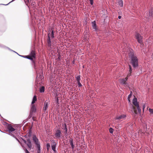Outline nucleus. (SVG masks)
Segmentation results:
<instances>
[{"instance_id": "obj_31", "label": "nucleus", "mask_w": 153, "mask_h": 153, "mask_svg": "<svg viewBox=\"0 0 153 153\" xmlns=\"http://www.w3.org/2000/svg\"><path fill=\"white\" fill-rule=\"evenodd\" d=\"M50 145L49 143H47L46 144V147H47V150L49 151L50 148Z\"/></svg>"}, {"instance_id": "obj_18", "label": "nucleus", "mask_w": 153, "mask_h": 153, "mask_svg": "<svg viewBox=\"0 0 153 153\" xmlns=\"http://www.w3.org/2000/svg\"><path fill=\"white\" fill-rule=\"evenodd\" d=\"M32 127L31 126L30 127L29 130L27 134V135L28 136V137H30L32 136Z\"/></svg>"}, {"instance_id": "obj_33", "label": "nucleus", "mask_w": 153, "mask_h": 153, "mask_svg": "<svg viewBox=\"0 0 153 153\" xmlns=\"http://www.w3.org/2000/svg\"><path fill=\"white\" fill-rule=\"evenodd\" d=\"M149 111L151 114H153V109L149 108Z\"/></svg>"}, {"instance_id": "obj_4", "label": "nucleus", "mask_w": 153, "mask_h": 153, "mask_svg": "<svg viewBox=\"0 0 153 153\" xmlns=\"http://www.w3.org/2000/svg\"><path fill=\"white\" fill-rule=\"evenodd\" d=\"M135 38L137 40V42L140 44H141L142 43L143 37L139 33H136L135 35Z\"/></svg>"}, {"instance_id": "obj_3", "label": "nucleus", "mask_w": 153, "mask_h": 153, "mask_svg": "<svg viewBox=\"0 0 153 153\" xmlns=\"http://www.w3.org/2000/svg\"><path fill=\"white\" fill-rule=\"evenodd\" d=\"M62 134L61 131L59 129H57L55 130L54 134V138L55 139H59Z\"/></svg>"}, {"instance_id": "obj_27", "label": "nucleus", "mask_w": 153, "mask_h": 153, "mask_svg": "<svg viewBox=\"0 0 153 153\" xmlns=\"http://www.w3.org/2000/svg\"><path fill=\"white\" fill-rule=\"evenodd\" d=\"M55 100L56 104L58 105V104H59V99L58 97H56V96L55 97Z\"/></svg>"}, {"instance_id": "obj_19", "label": "nucleus", "mask_w": 153, "mask_h": 153, "mask_svg": "<svg viewBox=\"0 0 153 153\" xmlns=\"http://www.w3.org/2000/svg\"><path fill=\"white\" fill-rule=\"evenodd\" d=\"M73 139L72 138H71L69 140V142L70 143L72 149H73L74 147V145L73 144Z\"/></svg>"}, {"instance_id": "obj_41", "label": "nucleus", "mask_w": 153, "mask_h": 153, "mask_svg": "<svg viewBox=\"0 0 153 153\" xmlns=\"http://www.w3.org/2000/svg\"><path fill=\"white\" fill-rule=\"evenodd\" d=\"M28 57H29V56H24L23 58H27L28 59Z\"/></svg>"}, {"instance_id": "obj_43", "label": "nucleus", "mask_w": 153, "mask_h": 153, "mask_svg": "<svg viewBox=\"0 0 153 153\" xmlns=\"http://www.w3.org/2000/svg\"><path fill=\"white\" fill-rule=\"evenodd\" d=\"M145 105L144 104L143 106V111L144 110V109L145 108Z\"/></svg>"}, {"instance_id": "obj_48", "label": "nucleus", "mask_w": 153, "mask_h": 153, "mask_svg": "<svg viewBox=\"0 0 153 153\" xmlns=\"http://www.w3.org/2000/svg\"><path fill=\"white\" fill-rule=\"evenodd\" d=\"M0 131H1V132H3L2 131H1V130H0Z\"/></svg>"}, {"instance_id": "obj_46", "label": "nucleus", "mask_w": 153, "mask_h": 153, "mask_svg": "<svg viewBox=\"0 0 153 153\" xmlns=\"http://www.w3.org/2000/svg\"><path fill=\"white\" fill-rule=\"evenodd\" d=\"M16 140L18 141V142H19V143L20 142L19 141V140L18 139H17V138H16Z\"/></svg>"}, {"instance_id": "obj_49", "label": "nucleus", "mask_w": 153, "mask_h": 153, "mask_svg": "<svg viewBox=\"0 0 153 153\" xmlns=\"http://www.w3.org/2000/svg\"><path fill=\"white\" fill-rule=\"evenodd\" d=\"M135 113H137V112H136V111L135 112Z\"/></svg>"}, {"instance_id": "obj_9", "label": "nucleus", "mask_w": 153, "mask_h": 153, "mask_svg": "<svg viewBox=\"0 0 153 153\" xmlns=\"http://www.w3.org/2000/svg\"><path fill=\"white\" fill-rule=\"evenodd\" d=\"M33 57H31L30 56H29V57H28V59H30L32 61V64L34 65V69H35V71L36 72V73H37V71L36 70V66L35 65V62L33 60Z\"/></svg>"}, {"instance_id": "obj_40", "label": "nucleus", "mask_w": 153, "mask_h": 153, "mask_svg": "<svg viewBox=\"0 0 153 153\" xmlns=\"http://www.w3.org/2000/svg\"><path fill=\"white\" fill-rule=\"evenodd\" d=\"M90 4L92 5H93L94 3L93 0H90Z\"/></svg>"}, {"instance_id": "obj_39", "label": "nucleus", "mask_w": 153, "mask_h": 153, "mask_svg": "<svg viewBox=\"0 0 153 153\" xmlns=\"http://www.w3.org/2000/svg\"><path fill=\"white\" fill-rule=\"evenodd\" d=\"M0 47L6 48V46L0 44Z\"/></svg>"}, {"instance_id": "obj_10", "label": "nucleus", "mask_w": 153, "mask_h": 153, "mask_svg": "<svg viewBox=\"0 0 153 153\" xmlns=\"http://www.w3.org/2000/svg\"><path fill=\"white\" fill-rule=\"evenodd\" d=\"M50 34H48V39L47 40V42L48 44V46L49 47H51V38H50Z\"/></svg>"}, {"instance_id": "obj_13", "label": "nucleus", "mask_w": 153, "mask_h": 153, "mask_svg": "<svg viewBox=\"0 0 153 153\" xmlns=\"http://www.w3.org/2000/svg\"><path fill=\"white\" fill-rule=\"evenodd\" d=\"M7 128L9 132H12L15 130V129L13 128L11 124H9Z\"/></svg>"}, {"instance_id": "obj_35", "label": "nucleus", "mask_w": 153, "mask_h": 153, "mask_svg": "<svg viewBox=\"0 0 153 153\" xmlns=\"http://www.w3.org/2000/svg\"><path fill=\"white\" fill-rule=\"evenodd\" d=\"M61 56L60 54H59L58 55V57L57 59H58L59 61H60L61 60Z\"/></svg>"}, {"instance_id": "obj_26", "label": "nucleus", "mask_w": 153, "mask_h": 153, "mask_svg": "<svg viewBox=\"0 0 153 153\" xmlns=\"http://www.w3.org/2000/svg\"><path fill=\"white\" fill-rule=\"evenodd\" d=\"M75 78L77 82L80 81V75L75 76Z\"/></svg>"}, {"instance_id": "obj_16", "label": "nucleus", "mask_w": 153, "mask_h": 153, "mask_svg": "<svg viewBox=\"0 0 153 153\" xmlns=\"http://www.w3.org/2000/svg\"><path fill=\"white\" fill-rule=\"evenodd\" d=\"M126 117V116L125 114H122L120 116H117L116 117L115 119L116 120H120L122 119H123L125 118Z\"/></svg>"}, {"instance_id": "obj_1", "label": "nucleus", "mask_w": 153, "mask_h": 153, "mask_svg": "<svg viewBox=\"0 0 153 153\" xmlns=\"http://www.w3.org/2000/svg\"><path fill=\"white\" fill-rule=\"evenodd\" d=\"M129 56L131 59V64L134 68H136L138 65L137 57L134 55V53L131 51L129 53Z\"/></svg>"}, {"instance_id": "obj_37", "label": "nucleus", "mask_w": 153, "mask_h": 153, "mask_svg": "<svg viewBox=\"0 0 153 153\" xmlns=\"http://www.w3.org/2000/svg\"><path fill=\"white\" fill-rule=\"evenodd\" d=\"M77 82V84H78V86L79 87H81L82 86V85L81 83L80 82V81H78V82Z\"/></svg>"}, {"instance_id": "obj_8", "label": "nucleus", "mask_w": 153, "mask_h": 153, "mask_svg": "<svg viewBox=\"0 0 153 153\" xmlns=\"http://www.w3.org/2000/svg\"><path fill=\"white\" fill-rule=\"evenodd\" d=\"M30 107V114H31V113L35 112H36V109L35 105L34 104H31Z\"/></svg>"}, {"instance_id": "obj_36", "label": "nucleus", "mask_w": 153, "mask_h": 153, "mask_svg": "<svg viewBox=\"0 0 153 153\" xmlns=\"http://www.w3.org/2000/svg\"><path fill=\"white\" fill-rule=\"evenodd\" d=\"M24 1L26 5L29 7V6L28 5V3H29V0H27V1L25 0Z\"/></svg>"}, {"instance_id": "obj_20", "label": "nucleus", "mask_w": 153, "mask_h": 153, "mask_svg": "<svg viewBox=\"0 0 153 153\" xmlns=\"http://www.w3.org/2000/svg\"><path fill=\"white\" fill-rule=\"evenodd\" d=\"M128 66L129 73L128 75V76H129L131 75V74L132 72V68L131 66L130 65H128Z\"/></svg>"}, {"instance_id": "obj_12", "label": "nucleus", "mask_w": 153, "mask_h": 153, "mask_svg": "<svg viewBox=\"0 0 153 153\" xmlns=\"http://www.w3.org/2000/svg\"><path fill=\"white\" fill-rule=\"evenodd\" d=\"M147 125H146V127L143 126V130H142V129H140L139 130V132L138 133L139 134H144V132H146L147 129V127L146 126Z\"/></svg>"}, {"instance_id": "obj_23", "label": "nucleus", "mask_w": 153, "mask_h": 153, "mask_svg": "<svg viewBox=\"0 0 153 153\" xmlns=\"http://www.w3.org/2000/svg\"><path fill=\"white\" fill-rule=\"evenodd\" d=\"M45 90V88L44 86L41 87L39 88V92L41 93H43L44 92Z\"/></svg>"}, {"instance_id": "obj_17", "label": "nucleus", "mask_w": 153, "mask_h": 153, "mask_svg": "<svg viewBox=\"0 0 153 153\" xmlns=\"http://www.w3.org/2000/svg\"><path fill=\"white\" fill-rule=\"evenodd\" d=\"M30 55L31 57H32L33 58H35L36 53L35 51L32 50L30 53Z\"/></svg>"}, {"instance_id": "obj_32", "label": "nucleus", "mask_w": 153, "mask_h": 153, "mask_svg": "<svg viewBox=\"0 0 153 153\" xmlns=\"http://www.w3.org/2000/svg\"><path fill=\"white\" fill-rule=\"evenodd\" d=\"M6 49H8L10 51H13V52L16 53L17 54H18L17 53H16V52H15L14 51L11 49H10L8 47H6Z\"/></svg>"}, {"instance_id": "obj_11", "label": "nucleus", "mask_w": 153, "mask_h": 153, "mask_svg": "<svg viewBox=\"0 0 153 153\" xmlns=\"http://www.w3.org/2000/svg\"><path fill=\"white\" fill-rule=\"evenodd\" d=\"M50 34V38H51V39L54 37V31L52 28H49V33Z\"/></svg>"}, {"instance_id": "obj_25", "label": "nucleus", "mask_w": 153, "mask_h": 153, "mask_svg": "<svg viewBox=\"0 0 153 153\" xmlns=\"http://www.w3.org/2000/svg\"><path fill=\"white\" fill-rule=\"evenodd\" d=\"M118 4L120 7H122L123 6V2L122 0H119L118 2Z\"/></svg>"}, {"instance_id": "obj_2", "label": "nucleus", "mask_w": 153, "mask_h": 153, "mask_svg": "<svg viewBox=\"0 0 153 153\" xmlns=\"http://www.w3.org/2000/svg\"><path fill=\"white\" fill-rule=\"evenodd\" d=\"M32 139L33 142L35 144L36 147L37 149V153H40L41 151V146L40 142L36 135L33 134L32 135Z\"/></svg>"}, {"instance_id": "obj_42", "label": "nucleus", "mask_w": 153, "mask_h": 153, "mask_svg": "<svg viewBox=\"0 0 153 153\" xmlns=\"http://www.w3.org/2000/svg\"><path fill=\"white\" fill-rule=\"evenodd\" d=\"M25 151L26 153H29V152L26 149H25Z\"/></svg>"}, {"instance_id": "obj_5", "label": "nucleus", "mask_w": 153, "mask_h": 153, "mask_svg": "<svg viewBox=\"0 0 153 153\" xmlns=\"http://www.w3.org/2000/svg\"><path fill=\"white\" fill-rule=\"evenodd\" d=\"M36 70L37 71V73L36 72V73L37 74H38V70L36 69ZM43 76L42 75L40 74L39 75H37L36 76V82L38 83H40L41 82H42V80L43 79Z\"/></svg>"}, {"instance_id": "obj_22", "label": "nucleus", "mask_w": 153, "mask_h": 153, "mask_svg": "<svg viewBox=\"0 0 153 153\" xmlns=\"http://www.w3.org/2000/svg\"><path fill=\"white\" fill-rule=\"evenodd\" d=\"M63 129L65 131V132H64V133H65V135L66 136L68 134H68V128H67V127L66 125L65 124V125H64V127L63 128Z\"/></svg>"}, {"instance_id": "obj_14", "label": "nucleus", "mask_w": 153, "mask_h": 153, "mask_svg": "<svg viewBox=\"0 0 153 153\" xmlns=\"http://www.w3.org/2000/svg\"><path fill=\"white\" fill-rule=\"evenodd\" d=\"M49 104L48 102L45 101L44 103L43 110L45 111H46L48 107Z\"/></svg>"}, {"instance_id": "obj_24", "label": "nucleus", "mask_w": 153, "mask_h": 153, "mask_svg": "<svg viewBox=\"0 0 153 153\" xmlns=\"http://www.w3.org/2000/svg\"><path fill=\"white\" fill-rule=\"evenodd\" d=\"M37 100V98L36 96H34L33 97V100L31 102V104H33Z\"/></svg>"}, {"instance_id": "obj_38", "label": "nucleus", "mask_w": 153, "mask_h": 153, "mask_svg": "<svg viewBox=\"0 0 153 153\" xmlns=\"http://www.w3.org/2000/svg\"><path fill=\"white\" fill-rule=\"evenodd\" d=\"M131 96V94H129L128 96V100L129 101H130V98Z\"/></svg>"}, {"instance_id": "obj_15", "label": "nucleus", "mask_w": 153, "mask_h": 153, "mask_svg": "<svg viewBox=\"0 0 153 153\" xmlns=\"http://www.w3.org/2000/svg\"><path fill=\"white\" fill-rule=\"evenodd\" d=\"M91 23L92 24V27L93 28L94 30L95 31H96L97 28L95 21L92 22H91Z\"/></svg>"}, {"instance_id": "obj_29", "label": "nucleus", "mask_w": 153, "mask_h": 153, "mask_svg": "<svg viewBox=\"0 0 153 153\" xmlns=\"http://www.w3.org/2000/svg\"><path fill=\"white\" fill-rule=\"evenodd\" d=\"M56 146H52V150L55 153H56Z\"/></svg>"}, {"instance_id": "obj_45", "label": "nucleus", "mask_w": 153, "mask_h": 153, "mask_svg": "<svg viewBox=\"0 0 153 153\" xmlns=\"http://www.w3.org/2000/svg\"><path fill=\"white\" fill-rule=\"evenodd\" d=\"M18 55L19 56H20L22 57H23L24 56H22V55H19V54H18Z\"/></svg>"}, {"instance_id": "obj_44", "label": "nucleus", "mask_w": 153, "mask_h": 153, "mask_svg": "<svg viewBox=\"0 0 153 153\" xmlns=\"http://www.w3.org/2000/svg\"><path fill=\"white\" fill-rule=\"evenodd\" d=\"M118 18L119 19H120L121 18V16H119L118 17Z\"/></svg>"}, {"instance_id": "obj_30", "label": "nucleus", "mask_w": 153, "mask_h": 153, "mask_svg": "<svg viewBox=\"0 0 153 153\" xmlns=\"http://www.w3.org/2000/svg\"><path fill=\"white\" fill-rule=\"evenodd\" d=\"M135 106L137 107L138 112L139 113H140L141 110L140 107H139V104H138L137 105H136Z\"/></svg>"}, {"instance_id": "obj_6", "label": "nucleus", "mask_w": 153, "mask_h": 153, "mask_svg": "<svg viewBox=\"0 0 153 153\" xmlns=\"http://www.w3.org/2000/svg\"><path fill=\"white\" fill-rule=\"evenodd\" d=\"M22 139L25 143L27 144V145L28 146V147L30 149H31L32 148V144L31 143V140H30V139L28 138L27 139V141L26 140H25L24 139L22 138Z\"/></svg>"}, {"instance_id": "obj_7", "label": "nucleus", "mask_w": 153, "mask_h": 153, "mask_svg": "<svg viewBox=\"0 0 153 153\" xmlns=\"http://www.w3.org/2000/svg\"><path fill=\"white\" fill-rule=\"evenodd\" d=\"M128 75L126 78H123L120 80V83L123 85H126L127 84L126 81L128 80Z\"/></svg>"}, {"instance_id": "obj_28", "label": "nucleus", "mask_w": 153, "mask_h": 153, "mask_svg": "<svg viewBox=\"0 0 153 153\" xmlns=\"http://www.w3.org/2000/svg\"><path fill=\"white\" fill-rule=\"evenodd\" d=\"M56 143L54 140H52L51 142V146H56Z\"/></svg>"}, {"instance_id": "obj_34", "label": "nucleus", "mask_w": 153, "mask_h": 153, "mask_svg": "<svg viewBox=\"0 0 153 153\" xmlns=\"http://www.w3.org/2000/svg\"><path fill=\"white\" fill-rule=\"evenodd\" d=\"M109 131L111 133H112L113 132V129L111 128H110L109 129Z\"/></svg>"}, {"instance_id": "obj_21", "label": "nucleus", "mask_w": 153, "mask_h": 153, "mask_svg": "<svg viewBox=\"0 0 153 153\" xmlns=\"http://www.w3.org/2000/svg\"><path fill=\"white\" fill-rule=\"evenodd\" d=\"M133 104L135 106L137 105L138 104L137 102V99L136 98L134 97L133 100Z\"/></svg>"}, {"instance_id": "obj_47", "label": "nucleus", "mask_w": 153, "mask_h": 153, "mask_svg": "<svg viewBox=\"0 0 153 153\" xmlns=\"http://www.w3.org/2000/svg\"><path fill=\"white\" fill-rule=\"evenodd\" d=\"M27 135H25V137H27Z\"/></svg>"}]
</instances>
